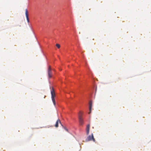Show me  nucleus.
I'll return each instance as SVG.
<instances>
[{"label":"nucleus","mask_w":151,"mask_h":151,"mask_svg":"<svg viewBox=\"0 0 151 151\" xmlns=\"http://www.w3.org/2000/svg\"><path fill=\"white\" fill-rule=\"evenodd\" d=\"M51 98L54 105L55 106L56 102L55 100V92L53 87L51 89Z\"/></svg>","instance_id":"nucleus-1"},{"label":"nucleus","mask_w":151,"mask_h":151,"mask_svg":"<svg viewBox=\"0 0 151 151\" xmlns=\"http://www.w3.org/2000/svg\"><path fill=\"white\" fill-rule=\"evenodd\" d=\"M91 140H92L94 142H95L96 141L95 138H94L93 133L91 134V135L88 136L86 140V142H88Z\"/></svg>","instance_id":"nucleus-2"},{"label":"nucleus","mask_w":151,"mask_h":151,"mask_svg":"<svg viewBox=\"0 0 151 151\" xmlns=\"http://www.w3.org/2000/svg\"><path fill=\"white\" fill-rule=\"evenodd\" d=\"M82 113L80 111L79 113L78 119L80 124L82 125L83 123V121L82 118Z\"/></svg>","instance_id":"nucleus-3"},{"label":"nucleus","mask_w":151,"mask_h":151,"mask_svg":"<svg viewBox=\"0 0 151 151\" xmlns=\"http://www.w3.org/2000/svg\"><path fill=\"white\" fill-rule=\"evenodd\" d=\"M47 73L48 75V77L49 78H50L52 77V71L50 66H49L47 70Z\"/></svg>","instance_id":"nucleus-4"},{"label":"nucleus","mask_w":151,"mask_h":151,"mask_svg":"<svg viewBox=\"0 0 151 151\" xmlns=\"http://www.w3.org/2000/svg\"><path fill=\"white\" fill-rule=\"evenodd\" d=\"M25 15L26 16L27 21L28 22H29V19L28 13V12L27 9H25Z\"/></svg>","instance_id":"nucleus-5"},{"label":"nucleus","mask_w":151,"mask_h":151,"mask_svg":"<svg viewBox=\"0 0 151 151\" xmlns=\"http://www.w3.org/2000/svg\"><path fill=\"white\" fill-rule=\"evenodd\" d=\"M90 125L89 124L87 125L86 128V132L87 135H88L89 133L90 130Z\"/></svg>","instance_id":"nucleus-6"},{"label":"nucleus","mask_w":151,"mask_h":151,"mask_svg":"<svg viewBox=\"0 0 151 151\" xmlns=\"http://www.w3.org/2000/svg\"><path fill=\"white\" fill-rule=\"evenodd\" d=\"M92 101H90L89 102V109L90 110V112L88 113L90 114L91 111V108L92 106Z\"/></svg>","instance_id":"nucleus-7"},{"label":"nucleus","mask_w":151,"mask_h":151,"mask_svg":"<svg viewBox=\"0 0 151 151\" xmlns=\"http://www.w3.org/2000/svg\"><path fill=\"white\" fill-rule=\"evenodd\" d=\"M59 122H60V123H61L60 120L59 119H58L56 121V124L55 125V127H58Z\"/></svg>","instance_id":"nucleus-8"},{"label":"nucleus","mask_w":151,"mask_h":151,"mask_svg":"<svg viewBox=\"0 0 151 151\" xmlns=\"http://www.w3.org/2000/svg\"><path fill=\"white\" fill-rule=\"evenodd\" d=\"M56 46L58 48H59L60 47V45L59 44H57L56 45Z\"/></svg>","instance_id":"nucleus-9"},{"label":"nucleus","mask_w":151,"mask_h":151,"mask_svg":"<svg viewBox=\"0 0 151 151\" xmlns=\"http://www.w3.org/2000/svg\"><path fill=\"white\" fill-rule=\"evenodd\" d=\"M64 129L65 130H66V131H68V129L65 127H64Z\"/></svg>","instance_id":"nucleus-10"}]
</instances>
